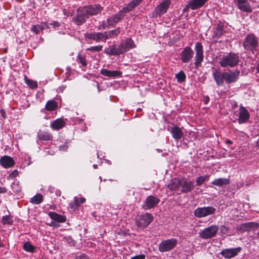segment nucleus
Segmentation results:
<instances>
[{
    "label": "nucleus",
    "mask_w": 259,
    "mask_h": 259,
    "mask_svg": "<svg viewBox=\"0 0 259 259\" xmlns=\"http://www.w3.org/2000/svg\"><path fill=\"white\" fill-rule=\"evenodd\" d=\"M240 74L239 70H229L222 71L220 69H215L212 72L213 79L217 86H223L225 83L230 84L235 83L239 79Z\"/></svg>",
    "instance_id": "1"
},
{
    "label": "nucleus",
    "mask_w": 259,
    "mask_h": 259,
    "mask_svg": "<svg viewBox=\"0 0 259 259\" xmlns=\"http://www.w3.org/2000/svg\"><path fill=\"white\" fill-rule=\"evenodd\" d=\"M143 0H133L127 6L123 8L116 14H113L107 19L108 27H114L125 16V14L128 13L138 6Z\"/></svg>",
    "instance_id": "2"
},
{
    "label": "nucleus",
    "mask_w": 259,
    "mask_h": 259,
    "mask_svg": "<svg viewBox=\"0 0 259 259\" xmlns=\"http://www.w3.org/2000/svg\"><path fill=\"white\" fill-rule=\"evenodd\" d=\"M240 62V56L238 53L230 52L224 55L220 59L219 64L223 68H234L237 66Z\"/></svg>",
    "instance_id": "3"
},
{
    "label": "nucleus",
    "mask_w": 259,
    "mask_h": 259,
    "mask_svg": "<svg viewBox=\"0 0 259 259\" xmlns=\"http://www.w3.org/2000/svg\"><path fill=\"white\" fill-rule=\"evenodd\" d=\"M242 46L247 52H251L254 54L259 46L258 38L254 33H249L245 36L242 42Z\"/></svg>",
    "instance_id": "4"
},
{
    "label": "nucleus",
    "mask_w": 259,
    "mask_h": 259,
    "mask_svg": "<svg viewBox=\"0 0 259 259\" xmlns=\"http://www.w3.org/2000/svg\"><path fill=\"white\" fill-rule=\"evenodd\" d=\"M154 217L150 213L138 215L136 218V225L138 228L144 229L147 228L153 221Z\"/></svg>",
    "instance_id": "5"
},
{
    "label": "nucleus",
    "mask_w": 259,
    "mask_h": 259,
    "mask_svg": "<svg viewBox=\"0 0 259 259\" xmlns=\"http://www.w3.org/2000/svg\"><path fill=\"white\" fill-rule=\"evenodd\" d=\"M76 15L72 18V21L77 26H80L85 23L89 18L82 7L76 10Z\"/></svg>",
    "instance_id": "6"
},
{
    "label": "nucleus",
    "mask_w": 259,
    "mask_h": 259,
    "mask_svg": "<svg viewBox=\"0 0 259 259\" xmlns=\"http://www.w3.org/2000/svg\"><path fill=\"white\" fill-rule=\"evenodd\" d=\"M218 230V226L212 225L201 231L199 236L203 239H210L216 236Z\"/></svg>",
    "instance_id": "7"
},
{
    "label": "nucleus",
    "mask_w": 259,
    "mask_h": 259,
    "mask_svg": "<svg viewBox=\"0 0 259 259\" xmlns=\"http://www.w3.org/2000/svg\"><path fill=\"white\" fill-rule=\"evenodd\" d=\"M216 209L212 206H204L198 207L194 210V215L198 218H201L208 215L214 214Z\"/></svg>",
    "instance_id": "8"
},
{
    "label": "nucleus",
    "mask_w": 259,
    "mask_h": 259,
    "mask_svg": "<svg viewBox=\"0 0 259 259\" xmlns=\"http://www.w3.org/2000/svg\"><path fill=\"white\" fill-rule=\"evenodd\" d=\"M171 3V0H164L160 3L154 10L153 12V17H160L165 14L168 9Z\"/></svg>",
    "instance_id": "9"
},
{
    "label": "nucleus",
    "mask_w": 259,
    "mask_h": 259,
    "mask_svg": "<svg viewBox=\"0 0 259 259\" xmlns=\"http://www.w3.org/2000/svg\"><path fill=\"white\" fill-rule=\"evenodd\" d=\"M237 115L238 118H236L232 121L235 122L236 120H238V122L240 124L247 123L250 118L249 112L242 104L240 106Z\"/></svg>",
    "instance_id": "10"
},
{
    "label": "nucleus",
    "mask_w": 259,
    "mask_h": 259,
    "mask_svg": "<svg viewBox=\"0 0 259 259\" xmlns=\"http://www.w3.org/2000/svg\"><path fill=\"white\" fill-rule=\"evenodd\" d=\"M177 242L175 238L163 240L159 244V250L161 252L170 251L176 246Z\"/></svg>",
    "instance_id": "11"
},
{
    "label": "nucleus",
    "mask_w": 259,
    "mask_h": 259,
    "mask_svg": "<svg viewBox=\"0 0 259 259\" xmlns=\"http://www.w3.org/2000/svg\"><path fill=\"white\" fill-rule=\"evenodd\" d=\"M160 201L159 199L153 195L147 196L145 200L142 207L144 210H148L154 208Z\"/></svg>",
    "instance_id": "12"
},
{
    "label": "nucleus",
    "mask_w": 259,
    "mask_h": 259,
    "mask_svg": "<svg viewBox=\"0 0 259 259\" xmlns=\"http://www.w3.org/2000/svg\"><path fill=\"white\" fill-rule=\"evenodd\" d=\"M195 51L196 55L195 56L194 64L197 67L203 60V46L200 42H196L195 45Z\"/></svg>",
    "instance_id": "13"
},
{
    "label": "nucleus",
    "mask_w": 259,
    "mask_h": 259,
    "mask_svg": "<svg viewBox=\"0 0 259 259\" xmlns=\"http://www.w3.org/2000/svg\"><path fill=\"white\" fill-rule=\"evenodd\" d=\"M85 37L89 39H92L97 42H105L107 40L105 32H93L91 33H86Z\"/></svg>",
    "instance_id": "14"
},
{
    "label": "nucleus",
    "mask_w": 259,
    "mask_h": 259,
    "mask_svg": "<svg viewBox=\"0 0 259 259\" xmlns=\"http://www.w3.org/2000/svg\"><path fill=\"white\" fill-rule=\"evenodd\" d=\"M235 5L241 11L250 13L252 11V9L248 0H234Z\"/></svg>",
    "instance_id": "15"
},
{
    "label": "nucleus",
    "mask_w": 259,
    "mask_h": 259,
    "mask_svg": "<svg viewBox=\"0 0 259 259\" xmlns=\"http://www.w3.org/2000/svg\"><path fill=\"white\" fill-rule=\"evenodd\" d=\"M87 13L89 17L90 16L96 15L100 13L103 8L100 4H94L82 7Z\"/></svg>",
    "instance_id": "16"
},
{
    "label": "nucleus",
    "mask_w": 259,
    "mask_h": 259,
    "mask_svg": "<svg viewBox=\"0 0 259 259\" xmlns=\"http://www.w3.org/2000/svg\"><path fill=\"white\" fill-rule=\"evenodd\" d=\"M180 186L181 187V192L184 194L191 192L194 188L193 181H189L183 177L181 178Z\"/></svg>",
    "instance_id": "17"
},
{
    "label": "nucleus",
    "mask_w": 259,
    "mask_h": 259,
    "mask_svg": "<svg viewBox=\"0 0 259 259\" xmlns=\"http://www.w3.org/2000/svg\"><path fill=\"white\" fill-rule=\"evenodd\" d=\"M241 250L242 248L241 247H237L236 248L223 249L220 253L226 258H231L237 255Z\"/></svg>",
    "instance_id": "18"
},
{
    "label": "nucleus",
    "mask_w": 259,
    "mask_h": 259,
    "mask_svg": "<svg viewBox=\"0 0 259 259\" xmlns=\"http://www.w3.org/2000/svg\"><path fill=\"white\" fill-rule=\"evenodd\" d=\"M194 52L190 47H185L182 51L180 56L183 63H187L193 58Z\"/></svg>",
    "instance_id": "19"
},
{
    "label": "nucleus",
    "mask_w": 259,
    "mask_h": 259,
    "mask_svg": "<svg viewBox=\"0 0 259 259\" xmlns=\"http://www.w3.org/2000/svg\"><path fill=\"white\" fill-rule=\"evenodd\" d=\"M169 132L172 138L177 141L184 139V135L182 129L177 125H174L171 127Z\"/></svg>",
    "instance_id": "20"
},
{
    "label": "nucleus",
    "mask_w": 259,
    "mask_h": 259,
    "mask_svg": "<svg viewBox=\"0 0 259 259\" xmlns=\"http://www.w3.org/2000/svg\"><path fill=\"white\" fill-rule=\"evenodd\" d=\"M181 178L182 177H178L171 179L166 185L167 188L171 191L178 190L181 186Z\"/></svg>",
    "instance_id": "21"
},
{
    "label": "nucleus",
    "mask_w": 259,
    "mask_h": 259,
    "mask_svg": "<svg viewBox=\"0 0 259 259\" xmlns=\"http://www.w3.org/2000/svg\"><path fill=\"white\" fill-rule=\"evenodd\" d=\"M0 164L3 167L6 168L13 166L15 162L12 157L5 155L0 159Z\"/></svg>",
    "instance_id": "22"
},
{
    "label": "nucleus",
    "mask_w": 259,
    "mask_h": 259,
    "mask_svg": "<svg viewBox=\"0 0 259 259\" xmlns=\"http://www.w3.org/2000/svg\"><path fill=\"white\" fill-rule=\"evenodd\" d=\"M100 73L104 76L114 78L120 76L122 74V72L118 70H110L107 69H102L100 71Z\"/></svg>",
    "instance_id": "23"
},
{
    "label": "nucleus",
    "mask_w": 259,
    "mask_h": 259,
    "mask_svg": "<svg viewBox=\"0 0 259 259\" xmlns=\"http://www.w3.org/2000/svg\"><path fill=\"white\" fill-rule=\"evenodd\" d=\"M66 120V119L65 120L62 118H58L51 122L50 126L54 130H59L65 125Z\"/></svg>",
    "instance_id": "24"
},
{
    "label": "nucleus",
    "mask_w": 259,
    "mask_h": 259,
    "mask_svg": "<svg viewBox=\"0 0 259 259\" xmlns=\"http://www.w3.org/2000/svg\"><path fill=\"white\" fill-rule=\"evenodd\" d=\"M49 216L52 220L59 222V223H64L66 221V217L64 215L59 214L55 212H50L49 213Z\"/></svg>",
    "instance_id": "25"
},
{
    "label": "nucleus",
    "mask_w": 259,
    "mask_h": 259,
    "mask_svg": "<svg viewBox=\"0 0 259 259\" xmlns=\"http://www.w3.org/2000/svg\"><path fill=\"white\" fill-rule=\"evenodd\" d=\"M259 227V224L254 222H248L242 224L241 228L243 229L244 231H250L251 229L257 228Z\"/></svg>",
    "instance_id": "26"
},
{
    "label": "nucleus",
    "mask_w": 259,
    "mask_h": 259,
    "mask_svg": "<svg viewBox=\"0 0 259 259\" xmlns=\"http://www.w3.org/2000/svg\"><path fill=\"white\" fill-rule=\"evenodd\" d=\"M107 40L114 38L120 33L121 28L119 27H117L116 29L110 30L109 31H105Z\"/></svg>",
    "instance_id": "27"
},
{
    "label": "nucleus",
    "mask_w": 259,
    "mask_h": 259,
    "mask_svg": "<svg viewBox=\"0 0 259 259\" xmlns=\"http://www.w3.org/2000/svg\"><path fill=\"white\" fill-rule=\"evenodd\" d=\"M37 136L40 140L50 141L53 139L52 135L49 132L46 131H40L37 133Z\"/></svg>",
    "instance_id": "28"
},
{
    "label": "nucleus",
    "mask_w": 259,
    "mask_h": 259,
    "mask_svg": "<svg viewBox=\"0 0 259 259\" xmlns=\"http://www.w3.org/2000/svg\"><path fill=\"white\" fill-rule=\"evenodd\" d=\"M211 184L219 187H223L229 184V180L226 178H218L213 181Z\"/></svg>",
    "instance_id": "29"
},
{
    "label": "nucleus",
    "mask_w": 259,
    "mask_h": 259,
    "mask_svg": "<svg viewBox=\"0 0 259 259\" xmlns=\"http://www.w3.org/2000/svg\"><path fill=\"white\" fill-rule=\"evenodd\" d=\"M58 107V103L53 100L48 101L45 106V108L49 111H54Z\"/></svg>",
    "instance_id": "30"
},
{
    "label": "nucleus",
    "mask_w": 259,
    "mask_h": 259,
    "mask_svg": "<svg viewBox=\"0 0 259 259\" xmlns=\"http://www.w3.org/2000/svg\"><path fill=\"white\" fill-rule=\"evenodd\" d=\"M104 53L109 55L119 56L115 45L110 46L105 48Z\"/></svg>",
    "instance_id": "31"
},
{
    "label": "nucleus",
    "mask_w": 259,
    "mask_h": 259,
    "mask_svg": "<svg viewBox=\"0 0 259 259\" xmlns=\"http://www.w3.org/2000/svg\"><path fill=\"white\" fill-rule=\"evenodd\" d=\"M208 0H191L190 2L195 10L202 7Z\"/></svg>",
    "instance_id": "32"
},
{
    "label": "nucleus",
    "mask_w": 259,
    "mask_h": 259,
    "mask_svg": "<svg viewBox=\"0 0 259 259\" xmlns=\"http://www.w3.org/2000/svg\"><path fill=\"white\" fill-rule=\"evenodd\" d=\"M123 44V46L126 49V52H127L130 49L136 48V45L134 41L131 38H127L124 42H122Z\"/></svg>",
    "instance_id": "33"
},
{
    "label": "nucleus",
    "mask_w": 259,
    "mask_h": 259,
    "mask_svg": "<svg viewBox=\"0 0 259 259\" xmlns=\"http://www.w3.org/2000/svg\"><path fill=\"white\" fill-rule=\"evenodd\" d=\"M76 61L80 63L82 67H86L87 65L85 55L81 53H78L77 56Z\"/></svg>",
    "instance_id": "34"
},
{
    "label": "nucleus",
    "mask_w": 259,
    "mask_h": 259,
    "mask_svg": "<svg viewBox=\"0 0 259 259\" xmlns=\"http://www.w3.org/2000/svg\"><path fill=\"white\" fill-rule=\"evenodd\" d=\"M43 200V196L41 194H37L34 195L30 200V202L35 204H40Z\"/></svg>",
    "instance_id": "35"
},
{
    "label": "nucleus",
    "mask_w": 259,
    "mask_h": 259,
    "mask_svg": "<svg viewBox=\"0 0 259 259\" xmlns=\"http://www.w3.org/2000/svg\"><path fill=\"white\" fill-rule=\"evenodd\" d=\"M2 223L4 225L6 224L12 225L13 223V217L9 215L3 216L2 218Z\"/></svg>",
    "instance_id": "36"
},
{
    "label": "nucleus",
    "mask_w": 259,
    "mask_h": 259,
    "mask_svg": "<svg viewBox=\"0 0 259 259\" xmlns=\"http://www.w3.org/2000/svg\"><path fill=\"white\" fill-rule=\"evenodd\" d=\"M209 175H205L204 176H200L196 180V186H200L202 185L205 181L209 180Z\"/></svg>",
    "instance_id": "37"
},
{
    "label": "nucleus",
    "mask_w": 259,
    "mask_h": 259,
    "mask_svg": "<svg viewBox=\"0 0 259 259\" xmlns=\"http://www.w3.org/2000/svg\"><path fill=\"white\" fill-rule=\"evenodd\" d=\"M23 248L26 251L34 252L35 247L31 245L29 242L27 241L24 243L23 245Z\"/></svg>",
    "instance_id": "38"
},
{
    "label": "nucleus",
    "mask_w": 259,
    "mask_h": 259,
    "mask_svg": "<svg viewBox=\"0 0 259 259\" xmlns=\"http://www.w3.org/2000/svg\"><path fill=\"white\" fill-rule=\"evenodd\" d=\"M25 82L31 89H36L38 87L36 81L27 78L26 76H25Z\"/></svg>",
    "instance_id": "39"
},
{
    "label": "nucleus",
    "mask_w": 259,
    "mask_h": 259,
    "mask_svg": "<svg viewBox=\"0 0 259 259\" xmlns=\"http://www.w3.org/2000/svg\"><path fill=\"white\" fill-rule=\"evenodd\" d=\"M175 77L177 79V81L180 83L184 81L186 78V75L183 71H180L176 74Z\"/></svg>",
    "instance_id": "40"
},
{
    "label": "nucleus",
    "mask_w": 259,
    "mask_h": 259,
    "mask_svg": "<svg viewBox=\"0 0 259 259\" xmlns=\"http://www.w3.org/2000/svg\"><path fill=\"white\" fill-rule=\"evenodd\" d=\"M11 188L14 193H18L21 191V187L19 186L18 182H13L11 184Z\"/></svg>",
    "instance_id": "41"
},
{
    "label": "nucleus",
    "mask_w": 259,
    "mask_h": 259,
    "mask_svg": "<svg viewBox=\"0 0 259 259\" xmlns=\"http://www.w3.org/2000/svg\"><path fill=\"white\" fill-rule=\"evenodd\" d=\"M79 205V198L75 197L74 201L73 202L69 203V206L72 210H75L77 209Z\"/></svg>",
    "instance_id": "42"
},
{
    "label": "nucleus",
    "mask_w": 259,
    "mask_h": 259,
    "mask_svg": "<svg viewBox=\"0 0 259 259\" xmlns=\"http://www.w3.org/2000/svg\"><path fill=\"white\" fill-rule=\"evenodd\" d=\"M115 46L119 56L126 52V49L123 46V44L122 42L120 43L119 45H115Z\"/></svg>",
    "instance_id": "43"
},
{
    "label": "nucleus",
    "mask_w": 259,
    "mask_h": 259,
    "mask_svg": "<svg viewBox=\"0 0 259 259\" xmlns=\"http://www.w3.org/2000/svg\"><path fill=\"white\" fill-rule=\"evenodd\" d=\"M222 34V30L219 27H218L213 31L212 37L218 38Z\"/></svg>",
    "instance_id": "44"
},
{
    "label": "nucleus",
    "mask_w": 259,
    "mask_h": 259,
    "mask_svg": "<svg viewBox=\"0 0 259 259\" xmlns=\"http://www.w3.org/2000/svg\"><path fill=\"white\" fill-rule=\"evenodd\" d=\"M103 46L101 45H98L96 46H93L89 48L87 50L90 51L94 52H98L102 50Z\"/></svg>",
    "instance_id": "45"
},
{
    "label": "nucleus",
    "mask_w": 259,
    "mask_h": 259,
    "mask_svg": "<svg viewBox=\"0 0 259 259\" xmlns=\"http://www.w3.org/2000/svg\"><path fill=\"white\" fill-rule=\"evenodd\" d=\"M229 231V228L225 225H222L220 227V233L222 235H227Z\"/></svg>",
    "instance_id": "46"
},
{
    "label": "nucleus",
    "mask_w": 259,
    "mask_h": 259,
    "mask_svg": "<svg viewBox=\"0 0 259 259\" xmlns=\"http://www.w3.org/2000/svg\"><path fill=\"white\" fill-rule=\"evenodd\" d=\"M31 30L35 34H38L41 31L38 24L33 25L31 28Z\"/></svg>",
    "instance_id": "47"
},
{
    "label": "nucleus",
    "mask_w": 259,
    "mask_h": 259,
    "mask_svg": "<svg viewBox=\"0 0 259 259\" xmlns=\"http://www.w3.org/2000/svg\"><path fill=\"white\" fill-rule=\"evenodd\" d=\"M64 239L70 246H73L75 244V241L70 236L65 237Z\"/></svg>",
    "instance_id": "48"
},
{
    "label": "nucleus",
    "mask_w": 259,
    "mask_h": 259,
    "mask_svg": "<svg viewBox=\"0 0 259 259\" xmlns=\"http://www.w3.org/2000/svg\"><path fill=\"white\" fill-rule=\"evenodd\" d=\"M192 5L191 4L190 2H189L188 4H187L183 10V13H184L186 12H188V10L191 9V10H194V8L192 7Z\"/></svg>",
    "instance_id": "49"
},
{
    "label": "nucleus",
    "mask_w": 259,
    "mask_h": 259,
    "mask_svg": "<svg viewBox=\"0 0 259 259\" xmlns=\"http://www.w3.org/2000/svg\"><path fill=\"white\" fill-rule=\"evenodd\" d=\"M18 175V171L17 170L15 169L14 170H13L10 175L9 176H8V179H13V178H15V177H16Z\"/></svg>",
    "instance_id": "50"
},
{
    "label": "nucleus",
    "mask_w": 259,
    "mask_h": 259,
    "mask_svg": "<svg viewBox=\"0 0 259 259\" xmlns=\"http://www.w3.org/2000/svg\"><path fill=\"white\" fill-rule=\"evenodd\" d=\"M74 259H89V257L85 254L83 253L79 255H76L74 257Z\"/></svg>",
    "instance_id": "51"
},
{
    "label": "nucleus",
    "mask_w": 259,
    "mask_h": 259,
    "mask_svg": "<svg viewBox=\"0 0 259 259\" xmlns=\"http://www.w3.org/2000/svg\"><path fill=\"white\" fill-rule=\"evenodd\" d=\"M146 255L144 254L136 255L131 257V259H145Z\"/></svg>",
    "instance_id": "52"
},
{
    "label": "nucleus",
    "mask_w": 259,
    "mask_h": 259,
    "mask_svg": "<svg viewBox=\"0 0 259 259\" xmlns=\"http://www.w3.org/2000/svg\"><path fill=\"white\" fill-rule=\"evenodd\" d=\"M50 25H52L54 28L56 29L57 28H58L59 27H60V23L57 21H54L50 23Z\"/></svg>",
    "instance_id": "53"
},
{
    "label": "nucleus",
    "mask_w": 259,
    "mask_h": 259,
    "mask_svg": "<svg viewBox=\"0 0 259 259\" xmlns=\"http://www.w3.org/2000/svg\"><path fill=\"white\" fill-rule=\"evenodd\" d=\"M39 26L40 27V31H41L48 27L47 26V24L46 23H41L39 25Z\"/></svg>",
    "instance_id": "54"
},
{
    "label": "nucleus",
    "mask_w": 259,
    "mask_h": 259,
    "mask_svg": "<svg viewBox=\"0 0 259 259\" xmlns=\"http://www.w3.org/2000/svg\"><path fill=\"white\" fill-rule=\"evenodd\" d=\"M0 112L1 114V116L3 117V118H4V119L6 118L7 116H6V113L5 110H4L3 109H1Z\"/></svg>",
    "instance_id": "55"
},
{
    "label": "nucleus",
    "mask_w": 259,
    "mask_h": 259,
    "mask_svg": "<svg viewBox=\"0 0 259 259\" xmlns=\"http://www.w3.org/2000/svg\"><path fill=\"white\" fill-rule=\"evenodd\" d=\"M67 147H68L65 145H61L59 146V149L62 151H66Z\"/></svg>",
    "instance_id": "56"
},
{
    "label": "nucleus",
    "mask_w": 259,
    "mask_h": 259,
    "mask_svg": "<svg viewBox=\"0 0 259 259\" xmlns=\"http://www.w3.org/2000/svg\"><path fill=\"white\" fill-rule=\"evenodd\" d=\"M7 189L5 187H0V194L5 193L7 192Z\"/></svg>",
    "instance_id": "57"
},
{
    "label": "nucleus",
    "mask_w": 259,
    "mask_h": 259,
    "mask_svg": "<svg viewBox=\"0 0 259 259\" xmlns=\"http://www.w3.org/2000/svg\"><path fill=\"white\" fill-rule=\"evenodd\" d=\"M209 101V97L208 96H206V97L204 98L203 102H204V103L205 104H208Z\"/></svg>",
    "instance_id": "58"
},
{
    "label": "nucleus",
    "mask_w": 259,
    "mask_h": 259,
    "mask_svg": "<svg viewBox=\"0 0 259 259\" xmlns=\"http://www.w3.org/2000/svg\"><path fill=\"white\" fill-rule=\"evenodd\" d=\"M55 194L57 196H60L61 195V192L60 190H56L55 192Z\"/></svg>",
    "instance_id": "59"
},
{
    "label": "nucleus",
    "mask_w": 259,
    "mask_h": 259,
    "mask_svg": "<svg viewBox=\"0 0 259 259\" xmlns=\"http://www.w3.org/2000/svg\"><path fill=\"white\" fill-rule=\"evenodd\" d=\"M79 204L83 203L85 201V199L84 198H79Z\"/></svg>",
    "instance_id": "60"
},
{
    "label": "nucleus",
    "mask_w": 259,
    "mask_h": 259,
    "mask_svg": "<svg viewBox=\"0 0 259 259\" xmlns=\"http://www.w3.org/2000/svg\"><path fill=\"white\" fill-rule=\"evenodd\" d=\"M69 13L67 12V11L65 9H64L63 10V14L64 15H67V16H69Z\"/></svg>",
    "instance_id": "61"
},
{
    "label": "nucleus",
    "mask_w": 259,
    "mask_h": 259,
    "mask_svg": "<svg viewBox=\"0 0 259 259\" xmlns=\"http://www.w3.org/2000/svg\"><path fill=\"white\" fill-rule=\"evenodd\" d=\"M232 141L229 139H227L226 141V143L228 144H232Z\"/></svg>",
    "instance_id": "62"
},
{
    "label": "nucleus",
    "mask_w": 259,
    "mask_h": 259,
    "mask_svg": "<svg viewBox=\"0 0 259 259\" xmlns=\"http://www.w3.org/2000/svg\"><path fill=\"white\" fill-rule=\"evenodd\" d=\"M256 70H257V73H259V61L258 62V63L256 64Z\"/></svg>",
    "instance_id": "63"
},
{
    "label": "nucleus",
    "mask_w": 259,
    "mask_h": 259,
    "mask_svg": "<svg viewBox=\"0 0 259 259\" xmlns=\"http://www.w3.org/2000/svg\"><path fill=\"white\" fill-rule=\"evenodd\" d=\"M254 238L259 241V232L257 233V236Z\"/></svg>",
    "instance_id": "64"
}]
</instances>
